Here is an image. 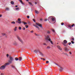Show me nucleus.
I'll return each mask as SVG.
<instances>
[{"label": "nucleus", "instance_id": "1", "mask_svg": "<svg viewBox=\"0 0 75 75\" xmlns=\"http://www.w3.org/2000/svg\"><path fill=\"white\" fill-rule=\"evenodd\" d=\"M10 65V64L8 63H6L4 64V65H2L0 67V69H4L5 68H6V66H7V65Z\"/></svg>", "mask_w": 75, "mask_h": 75}, {"label": "nucleus", "instance_id": "2", "mask_svg": "<svg viewBox=\"0 0 75 75\" xmlns=\"http://www.w3.org/2000/svg\"><path fill=\"white\" fill-rule=\"evenodd\" d=\"M45 39L46 40H47V41H49V42H50L51 44L53 45V42H52V41H51V38H50L49 35L47 36L45 38Z\"/></svg>", "mask_w": 75, "mask_h": 75}, {"label": "nucleus", "instance_id": "3", "mask_svg": "<svg viewBox=\"0 0 75 75\" xmlns=\"http://www.w3.org/2000/svg\"><path fill=\"white\" fill-rule=\"evenodd\" d=\"M14 60V58L11 57H9V60L8 61L9 63H12L13 61Z\"/></svg>", "mask_w": 75, "mask_h": 75}, {"label": "nucleus", "instance_id": "4", "mask_svg": "<svg viewBox=\"0 0 75 75\" xmlns=\"http://www.w3.org/2000/svg\"><path fill=\"white\" fill-rule=\"evenodd\" d=\"M17 38L18 40H19V41H20V42H21L22 44H23V43H24V42H23V40H22L21 39V38L19 36H17Z\"/></svg>", "mask_w": 75, "mask_h": 75}, {"label": "nucleus", "instance_id": "5", "mask_svg": "<svg viewBox=\"0 0 75 75\" xmlns=\"http://www.w3.org/2000/svg\"><path fill=\"white\" fill-rule=\"evenodd\" d=\"M67 43V41L66 40H64L63 41V42H62V44L64 45L65 47H66V46H67V45L66 44Z\"/></svg>", "mask_w": 75, "mask_h": 75}, {"label": "nucleus", "instance_id": "6", "mask_svg": "<svg viewBox=\"0 0 75 75\" xmlns=\"http://www.w3.org/2000/svg\"><path fill=\"white\" fill-rule=\"evenodd\" d=\"M36 24L38 26H39L40 27H41V28H42V24H40L39 23H36Z\"/></svg>", "mask_w": 75, "mask_h": 75}, {"label": "nucleus", "instance_id": "7", "mask_svg": "<svg viewBox=\"0 0 75 75\" xmlns=\"http://www.w3.org/2000/svg\"><path fill=\"white\" fill-rule=\"evenodd\" d=\"M74 26H75V24H72L71 25H69L68 27H69V28L70 29H71V28H72L71 27H74Z\"/></svg>", "mask_w": 75, "mask_h": 75}, {"label": "nucleus", "instance_id": "8", "mask_svg": "<svg viewBox=\"0 0 75 75\" xmlns=\"http://www.w3.org/2000/svg\"><path fill=\"white\" fill-rule=\"evenodd\" d=\"M54 17H55L53 16H50L48 18V19H55V18H54Z\"/></svg>", "mask_w": 75, "mask_h": 75}, {"label": "nucleus", "instance_id": "9", "mask_svg": "<svg viewBox=\"0 0 75 75\" xmlns=\"http://www.w3.org/2000/svg\"><path fill=\"white\" fill-rule=\"evenodd\" d=\"M34 52L35 53L37 54V53H38V52H40V50H35V51H34Z\"/></svg>", "mask_w": 75, "mask_h": 75}, {"label": "nucleus", "instance_id": "10", "mask_svg": "<svg viewBox=\"0 0 75 75\" xmlns=\"http://www.w3.org/2000/svg\"><path fill=\"white\" fill-rule=\"evenodd\" d=\"M1 34L2 35H5L6 37H7V35L5 33H1Z\"/></svg>", "mask_w": 75, "mask_h": 75}, {"label": "nucleus", "instance_id": "11", "mask_svg": "<svg viewBox=\"0 0 75 75\" xmlns=\"http://www.w3.org/2000/svg\"><path fill=\"white\" fill-rule=\"evenodd\" d=\"M33 26H35V27L36 28H37L39 30H40V28H39V27H38L37 25L34 24L33 25Z\"/></svg>", "mask_w": 75, "mask_h": 75}, {"label": "nucleus", "instance_id": "12", "mask_svg": "<svg viewBox=\"0 0 75 75\" xmlns=\"http://www.w3.org/2000/svg\"><path fill=\"white\" fill-rule=\"evenodd\" d=\"M57 48L59 50H61V51L62 50V48H61V47L60 46H57Z\"/></svg>", "mask_w": 75, "mask_h": 75}, {"label": "nucleus", "instance_id": "13", "mask_svg": "<svg viewBox=\"0 0 75 75\" xmlns=\"http://www.w3.org/2000/svg\"><path fill=\"white\" fill-rule=\"evenodd\" d=\"M22 57H20L18 58L19 61H21L22 60Z\"/></svg>", "mask_w": 75, "mask_h": 75}, {"label": "nucleus", "instance_id": "14", "mask_svg": "<svg viewBox=\"0 0 75 75\" xmlns=\"http://www.w3.org/2000/svg\"><path fill=\"white\" fill-rule=\"evenodd\" d=\"M17 27H15L13 29V30L14 31H17Z\"/></svg>", "mask_w": 75, "mask_h": 75}, {"label": "nucleus", "instance_id": "15", "mask_svg": "<svg viewBox=\"0 0 75 75\" xmlns=\"http://www.w3.org/2000/svg\"><path fill=\"white\" fill-rule=\"evenodd\" d=\"M64 50L65 51H68V49L67 48V47H66L64 48Z\"/></svg>", "mask_w": 75, "mask_h": 75}, {"label": "nucleus", "instance_id": "16", "mask_svg": "<svg viewBox=\"0 0 75 75\" xmlns=\"http://www.w3.org/2000/svg\"><path fill=\"white\" fill-rule=\"evenodd\" d=\"M11 67L12 68H14L15 69L16 68V66H13V65H12L11 66Z\"/></svg>", "mask_w": 75, "mask_h": 75}, {"label": "nucleus", "instance_id": "17", "mask_svg": "<svg viewBox=\"0 0 75 75\" xmlns=\"http://www.w3.org/2000/svg\"><path fill=\"white\" fill-rule=\"evenodd\" d=\"M35 13H36V14H39V12L36 10H35Z\"/></svg>", "mask_w": 75, "mask_h": 75}, {"label": "nucleus", "instance_id": "18", "mask_svg": "<svg viewBox=\"0 0 75 75\" xmlns=\"http://www.w3.org/2000/svg\"><path fill=\"white\" fill-rule=\"evenodd\" d=\"M22 23H23V24H24V25H25L26 24H27V23L24 22H22Z\"/></svg>", "mask_w": 75, "mask_h": 75}, {"label": "nucleus", "instance_id": "19", "mask_svg": "<svg viewBox=\"0 0 75 75\" xmlns=\"http://www.w3.org/2000/svg\"><path fill=\"white\" fill-rule=\"evenodd\" d=\"M19 1H20L21 3V4H24V3H23V1H22L21 0H18Z\"/></svg>", "mask_w": 75, "mask_h": 75}, {"label": "nucleus", "instance_id": "20", "mask_svg": "<svg viewBox=\"0 0 75 75\" xmlns=\"http://www.w3.org/2000/svg\"><path fill=\"white\" fill-rule=\"evenodd\" d=\"M39 53L40 54L42 55V56H44V54H43L42 53H41V52H39Z\"/></svg>", "mask_w": 75, "mask_h": 75}, {"label": "nucleus", "instance_id": "21", "mask_svg": "<svg viewBox=\"0 0 75 75\" xmlns=\"http://www.w3.org/2000/svg\"><path fill=\"white\" fill-rule=\"evenodd\" d=\"M11 4H14V2L13 1H11Z\"/></svg>", "mask_w": 75, "mask_h": 75}, {"label": "nucleus", "instance_id": "22", "mask_svg": "<svg viewBox=\"0 0 75 75\" xmlns=\"http://www.w3.org/2000/svg\"><path fill=\"white\" fill-rule=\"evenodd\" d=\"M17 23H18L19 24H21V21H17Z\"/></svg>", "mask_w": 75, "mask_h": 75}, {"label": "nucleus", "instance_id": "23", "mask_svg": "<svg viewBox=\"0 0 75 75\" xmlns=\"http://www.w3.org/2000/svg\"><path fill=\"white\" fill-rule=\"evenodd\" d=\"M15 22L13 21L11 22V24H15Z\"/></svg>", "mask_w": 75, "mask_h": 75}, {"label": "nucleus", "instance_id": "24", "mask_svg": "<svg viewBox=\"0 0 75 75\" xmlns=\"http://www.w3.org/2000/svg\"><path fill=\"white\" fill-rule=\"evenodd\" d=\"M15 59L16 61H18V60H19L18 58L17 57L15 58Z\"/></svg>", "mask_w": 75, "mask_h": 75}, {"label": "nucleus", "instance_id": "25", "mask_svg": "<svg viewBox=\"0 0 75 75\" xmlns=\"http://www.w3.org/2000/svg\"><path fill=\"white\" fill-rule=\"evenodd\" d=\"M29 4L31 6H33V4H32V3H31L30 2H29Z\"/></svg>", "mask_w": 75, "mask_h": 75}, {"label": "nucleus", "instance_id": "26", "mask_svg": "<svg viewBox=\"0 0 75 75\" xmlns=\"http://www.w3.org/2000/svg\"><path fill=\"white\" fill-rule=\"evenodd\" d=\"M35 35L36 36H40V35H38V34H37L36 33H35Z\"/></svg>", "mask_w": 75, "mask_h": 75}, {"label": "nucleus", "instance_id": "27", "mask_svg": "<svg viewBox=\"0 0 75 75\" xmlns=\"http://www.w3.org/2000/svg\"><path fill=\"white\" fill-rule=\"evenodd\" d=\"M64 54L65 55H66V56H67V57H69V56L67 54V53H64Z\"/></svg>", "mask_w": 75, "mask_h": 75}, {"label": "nucleus", "instance_id": "28", "mask_svg": "<svg viewBox=\"0 0 75 75\" xmlns=\"http://www.w3.org/2000/svg\"><path fill=\"white\" fill-rule=\"evenodd\" d=\"M50 31L49 30H48L47 32V34H50Z\"/></svg>", "mask_w": 75, "mask_h": 75}, {"label": "nucleus", "instance_id": "29", "mask_svg": "<svg viewBox=\"0 0 75 75\" xmlns=\"http://www.w3.org/2000/svg\"><path fill=\"white\" fill-rule=\"evenodd\" d=\"M6 10H8V11L9 10V8H6Z\"/></svg>", "mask_w": 75, "mask_h": 75}, {"label": "nucleus", "instance_id": "30", "mask_svg": "<svg viewBox=\"0 0 75 75\" xmlns=\"http://www.w3.org/2000/svg\"><path fill=\"white\" fill-rule=\"evenodd\" d=\"M62 70V68L61 67H60V71H61Z\"/></svg>", "mask_w": 75, "mask_h": 75}, {"label": "nucleus", "instance_id": "31", "mask_svg": "<svg viewBox=\"0 0 75 75\" xmlns=\"http://www.w3.org/2000/svg\"><path fill=\"white\" fill-rule=\"evenodd\" d=\"M25 27L26 28H27L28 27V25H25Z\"/></svg>", "mask_w": 75, "mask_h": 75}, {"label": "nucleus", "instance_id": "32", "mask_svg": "<svg viewBox=\"0 0 75 75\" xmlns=\"http://www.w3.org/2000/svg\"><path fill=\"white\" fill-rule=\"evenodd\" d=\"M47 49H50L51 48V47L50 46H47Z\"/></svg>", "mask_w": 75, "mask_h": 75}, {"label": "nucleus", "instance_id": "33", "mask_svg": "<svg viewBox=\"0 0 75 75\" xmlns=\"http://www.w3.org/2000/svg\"><path fill=\"white\" fill-rule=\"evenodd\" d=\"M19 30H21V27H19V28H18Z\"/></svg>", "mask_w": 75, "mask_h": 75}, {"label": "nucleus", "instance_id": "34", "mask_svg": "<svg viewBox=\"0 0 75 75\" xmlns=\"http://www.w3.org/2000/svg\"><path fill=\"white\" fill-rule=\"evenodd\" d=\"M51 20L52 21H55V19H52Z\"/></svg>", "mask_w": 75, "mask_h": 75}, {"label": "nucleus", "instance_id": "35", "mask_svg": "<svg viewBox=\"0 0 75 75\" xmlns=\"http://www.w3.org/2000/svg\"><path fill=\"white\" fill-rule=\"evenodd\" d=\"M61 25H64V23H61Z\"/></svg>", "mask_w": 75, "mask_h": 75}, {"label": "nucleus", "instance_id": "36", "mask_svg": "<svg viewBox=\"0 0 75 75\" xmlns=\"http://www.w3.org/2000/svg\"><path fill=\"white\" fill-rule=\"evenodd\" d=\"M52 31L53 32V33H55V30L54 29H52Z\"/></svg>", "mask_w": 75, "mask_h": 75}, {"label": "nucleus", "instance_id": "37", "mask_svg": "<svg viewBox=\"0 0 75 75\" xmlns=\"http://www.w3.org/2000/svg\"><path fill=\"white\" fill-rule=\"evenodd\" d=\"M16 10H19V8H17L16 9Z\"/></svg>", "mask_w": 75, "mask_h": 75}, {"label": "nucleus", "instance_id": "38", "mask_svg": "<svg viewBox=\"0 0 75 75\" xmlns=\"http://www.w3.org/2000/svg\"><path fill=\"white\" fill-rule=\"evenodd\" d=\"M30 33H34V31L33 30H32L30 31Z\"/></svg>", "mask_w": 75, "mask_h": 75}, {"label": "nucleus", "instance_id": "39", "mask_svg": "<svg viewBox=\"0 0 75 75\" xmlns=\"http://www.w3.org/2000/svg\"><path fill=\"white\" fill-rule=\"evenodd\" d=\"M21 21V19H18V21Z\"/></svg>", "mask_w": 75, "mask_h": 75}, {"label": "nucleus", "instance_id": "40", "mask_svg": "<svg viewBox=\"0 0 75 75\" xmlns=\"http://www.w3.org/2000/svg\"><path fill=\"white\" fill-rule=\"evenodd\" d=\"M25 30V28H23V30Z\"/></svg>", "mask_w": 75, "mask_h": 75}, {"label": "nucleus", "instance_id": "41", "mask_svg": "<svg viewBox=\"0 0 75 75\" xmlns=\"http://www.w3.org/2000/svg\"><path fill=\"white\" fill-rule=\"evenodd\" d=\"M33 21H34V22H35V20L34 19H33Z\"/></svg>", "mask_w": 75, "mask_h": 75}, {"label": "nucleus", "instance_id": "42", "mask_svg": "<svg viewBox=\"0 0 75 75\" xmlns=\"http://www.w3.org/2000/svg\"><path fill=\"white\" fill-rule=\"evenodd\" d=\"M27 18H30V16H27Z\"/></svg>", "mask_w": 75, "mask_h": 75}, {"label": "nucleus", "instance_id": "43", "mask_svg": "<svg viewBox=\"0 0 75 75\" xmlns=\"http://www.w3.org/2000/svg\"><path fill=\"white\" fill-rule=\"evenodd\" d=\"M71 43H72V44H74V42L73 41H71Z\"/></svg>", "mask_w": 75, "mask_h": 75}, {"label": "nucleus", "instance_id": "44", "mask_svg": "<svg viewBox=\"0 0 75 75\" xmlns=\"http://www.w3.org/2000/svg\"><path fill=\"white\" fill-rule=\"evenodd\" d=\"M8 56H9V55H8V54H6L7 57H8Z\"/></svg>", "mask_w": 75, "mask_h": 75}, {"label": "nucleus", "instance_id": "45", "mask_svg": "<svg viewBox=\"0 0 75 75\" xmlns=\"http://www.w3.org/2000/svg\"><path fill=\"white\" fill-rule=\"evenodd\" d=\"M69 54H70V55L72 54V53H71V52H69Z\"/></svg>", "mask_w": 75, "mask_h": 75}, {"label": "nucleus", "instance_id": "46", "mask_svg": "<svg viewBox=\"0 0 75 75\" xmlns=\"http://www.w3.org/2000/svg\"><path fill=\"white\" fill-rule=\"evenodd\" d=\"M48 63H49V61H46V64H48Z\"/></svg>", "mask_w": 75, "mask_h": 75}, {"label": "nucleus", "instance_id": "47", "mask_svg": "<svg viewBox=\"0 0 75 75\" xmlns=\"http://www.w3.org/2000/svg\"><path fill=\"white\" fill-rule=\"evenodd\" d=\"M44 21H47V19H44Z\"/></svg>", "mask_w": 75, "mask_h": 75}, {"label": "nucleus", "instance_id": "48", "mask_svg": "<svg viewBox=\"0 0 75 75\" xmlns=\"http://www.w3.org/2000/svg\"><path fill=\"white\" fill-rule=\"evenodd\" d=\"M71 40H72V41H74V38H72L71 39Z\"/></svg>", "mask_w": 75, "mask_h": 75}, {"label": "nucleus", "instance_id": "49", "mask_svg": "<svg viewBox=\"0 0 75 75\" xmlns=\"http://www.w3.org/2000/svg\"><path fill=\"white\" fill-rule=\"evenodd\" d=\"M43 45H47V44L44 43L43 44Z\"/></svg>", "mask_w": 75, "mask_h": 75}, {"label": "nucleus", "instance_id": "50", "mask_svg": "<svg viewBox=\"0 0 75 75\" xmlns=\"http://www.w3.org/2000/svg\"><path fill=\"white\" fill-rule=\"evenodd\" d=\"M71 42H69V45H71Z\"/></svg>", "mask_w": 75, "mask_h": 75}, {"label": "nucleus", "instance_id": "51", "mask_svg": "<svg viewBox=\"0 0 75 75\" xmlns=\"http://www.w3.org/2000/svg\"><path fill=\"white\" fill-rule=\"evenodd\" d=\"M15 45H17V42H15L14 44Z\"/></svg>", "mask_w": 75, "mask_h": 75}, {"label": "nucleus", "instance_id": "52", "mask_svg": "<svg viewBox=\"0 0 75 75\" xmlns=\"http://www.w3.org/2000/svg\"><path fill=\"white\" fill-rule=\"evenodd\" d=\"M56 65H57V66H58L59 67H60V66H59V65H58V64H56Z\"/></svg>", "mask_w": 75, "mask_h": 75}, {"label": "nucleus", "instance_id": "53", "mask_svg": "<svg viewBox=\"0 0 75 75\" xmlns=\"http://www.w3.org/2000/svg\"><path fill=\"white\" fill-rule=\"evenodd\" d=\"M42 59H43V61H45V59H44V58H43Z\"/></svg>", "mask_w": 75, "mask_h": 75}, {"label": "nucleus", "instance_id": "54", "mask_svg": "<svg viewBox=\"0 0 75 75\" xmlns=\"http://www.w3.org/2000/svg\"><path fill=\"white\" fill-rule=\"evenodd\" d=\"M40 21H42V19H40Z\"/></svg>", "mask_w": 75, "mask_h": 75}, {"label": "nucleus", "instance_id": "55", "mask_svg": "<svg viewBox=\"0 0 75 75\" xmlns=\"http://www.w3.org/2000/svg\"><path fill=\"white\" fill-rule=\"evenodd\" d=\"M2 15H0V17H1Z\"/></svg>", "mask_w": 75, "mask_h": 75}, {"label": "nucleus", "instance_id": "56", "mask_svg": "<svg viewBox=\"0 0 75 75\" xmlns=\"http://www.w3.org/2000/svg\"><path fill=\"white\" fill-rule=\"evenodd\" d=\"M15 7H18V6L17 5H16V6H15Z\"/></svg>", "mask_w": 75, "mask_h": 75}, {"label": "nucleus", "instance_id": "57", "mask_svg": "<svg viewBox=\"0 0 75 75\" xmlns=\"http://www.w3.org/2000/svg\"><path fill=\"white\" fill-rule=\"evenodd\" d=\"M35 4H37V2H35Z\"/></svg>", "mask_w": 75, "mask_h": 75}, {"label": "nucleus", "instance_id": "58", "mask_svg": "<svg viewBox=\"0 0 75 75\" xmlns=\"http://www.w3.org/2000/svg\"><path fill=\"white\" fill-rule=\"evenodd\" d=\"M3 73H1V75H3Z\"/></svg>", "mask_w": 75, "mask_h": 75}, {"label": "nucleus", "instance_id": "59", "mask_svg": "<svg viewBox=\"0 0 75 75\" xmlns=\"http://www.w3.org/2000/svg\"><path fill=\"white\" fill-rule=\"evenodd\" d=\"M26 1H28V0H26Z\"/></svg>", "mask_w": 75, "mask_h": 75}, {"label": "nucleus", "instance_id": "60", "mask_svg": "<svg viewBox=\"0 0 75 75\" xmlns=\"http://www.w3.org/2000/svg\"><path fill=\"white\" fill-rule=\"evenodd\" d=\"M43 59V58H41V59Z\"/></svg>", "mask_w": 75, "mask_h": 75}, {"label": "nucleus", "instance_id": "61", "mask_svg": "<svg viewBox=\"0 0 75 75\" xmlns=\"http://www.w3.org/2000/svg\"><path fill=\"white\" fill-rule=\"evenodd\" d=\"M18 19H20V18H18Z\"/></svg>", "mask_w": 75, "mask_h": 75}, {"label": "nucleus", "instance_id": "62", "mask_svg": "<svg viewBox=\"0 0 75 75\" xmlns=\"http://www.w3.org/2000/svg\"><path fill=\"white\" fill-rule=\"evenodd\" d=\"M58 44V43H57V44Z\"/></svg>", "mask_w": 75, "mask_h": 75}, {"label": "nucleus", "instance_id": "63", "mask_svg": "<svg viewBox=\"0 0 75 75\" xmlns=\"http://www.w3.org/2000/svg\"><path fill=\"white\" fill-rule=\"evenodd\" d=\"M52 47H53V46H52Z\"/></svg>", "mask_w": 75, "mask_h": 75}, {"label": "nucleus", "instance_id": "64", "mask_svg": "<svg viewBox=\"0 0 75 75\" xmlns=\"http://www.w3.org/2000/svg\"><path fill=\"white\" fill-rule=\"evenodd\" d=\"M1 48V47L0 46V48Z\"/></svg>", "mask_w": 75, "mask_h": 75}]
</instances>
